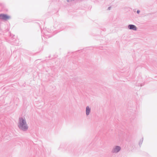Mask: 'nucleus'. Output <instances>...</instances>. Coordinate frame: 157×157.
I'll use <instances>...</instances> for the list:
<instances>
[{"label":"nucleus","instance_id":"nucleus-1","mask_svg":"<svg viewBox=\"0 0 157 157\" xmlns=\"http://www.w3.org/2000/svg\"><path fill=\"white\" fill-rule=\"evenodd\" d=\"M18 127L23 130H25L28 128L25 119L22 118H20Z\"/></svg>","mask_w":157,"mask_h":157},{"label":"nucleus","instance_id":"nucleus-2","mask_svg":"<svg viewBox=\"0 0 157 157\" xmlns=\"http://www.w3.org/2000/svg\"><path fill=\"white\" fill-rule=\"evenodd\" d=\"M10 17L6 14H0V19H3L6 20L9 19Z\"/></svg>","mask_w":157,"mask_h":157},{"label":"nucleus","instance_id":"nucleus-3","mask_svg":"<svg viewBox=\"0 0 157 157\" xmlns=\"http://www.w3.org/2000/svg\"><path fill=\"white\" fill-rule=\"evenodd\" d=\"M128 28L130 29H132L134 30H136V27L132 25H128Z\"/></svg>","mask_w":157,"mask_h":157},{"label":"nucleus","instance_id":"nucleus-4","mask_svg":"<svg viewBox=\"0 0 157 157\" xmlns=\"http://www.w3.org/2000/svg\"><path fill=\"white\" fill-rule=\"evenodd\" d=\"M121 149V148L120 147L118 146H117L114 148V152H118Z\"/></svg>","mask_w":157,"mask_h":157},{"label":"nucleus","instance_id":"nucleus-5","mask_svg":"<svg viewBox=\"0 0 157 157\" xmlns=\"http://www.w3.org/2000/svg\"><path fill=\"white\" fill-rule=\"evenodd\" d=\"M90 109L89 108V107L88 106H87L86 108V114L87 115H88L89 114L90 112Z\"/></svg>","mask_w":157,"mask_h":157},{"label":"nucleus","instance_id":"nucleus-6","mask_svg":"<svg viewBox=\"0 0 157 157\" xmlns=\"http://www.w3.org/2000/svg\"><path fill=\"white\" fill-rule=\"evenodd\" d=\"M137 12L138 13H140V11L139 10H137Z\"/></svg>","mask_w":157,"mask_h":157}]
</instances>
